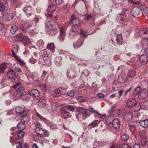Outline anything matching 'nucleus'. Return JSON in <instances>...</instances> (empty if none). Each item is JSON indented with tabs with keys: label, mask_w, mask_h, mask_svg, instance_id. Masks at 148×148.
Wrapping results in <instances>:
<instances>
[{
	"label": "nucleus",
	"mask_w": 148,
	"mask_h": 148,
	"mask_svg": "<svg viewBox=\"0 0 148 148\" xmlns=\"http://www.w3.org/2000/svg\"><path fill=\"white\" fill-rule=\"evenodd\" d=\"M60 35L59 37L60 41L62 42L64 39L65 36L66 34V29L61 27L60 29Z\"/></svg>",
	"instance_id": "11"
},
{
	"label": "nucleus",
	"mask_w": 148,
	"mask_h": 148,
	"mask_svg": "<svg viewBox=\"0 0 148 148\" xmlns=\"http://www.w3.org/2000/svg\"><path fill=\"white\" fill-rule=\"evenodd\" d=\"M36 114L38 118L41 120H42L43 121H45L46 120V118L43 117L42 116L40 115L39 113H36Z\"/></svg>",
	"instance_id": "53"
},
{
	"label": "nucleus",
	"mask_w": 148,
	"mask_h": 148,
	"mask_svg": "<svg viewBox=\"0 0 148 148\" xmlns=\"http://www.w3.org/2000/svg\"><path fill=\"white\" fill-rule=\"evenodd\" d=\"M18 27L16 25H14L11 27L10 31L12 34H14L18 31Z\"/></svg>",
	"instance_id": "28"
},
{
	"label": "nucleus",
	"mask_w": 148,
	"mask_h": 148,
	"mask_svg": "<svg viewBox=\"0 0 148 148\" xmlns=\"http://www.w3.org/2000/svg\"><path fill=\"white\" fill-rule=\"evenodd\" d=\"M86 98L82 97H79L77 98V100L80 102H83L86 100Z\"/></svg>",
	"instance_id": "59"
},
{
	"label": "nucleus",
	"mask_w": 148,
	"mask_h": 148,
	"mask_svg": "<svg viewBox=\"0 0 148 148\" xmlns=\"http://www.w3.org/2000/svg\"><path fill=\"white\" fill-rule=\"evenodd\" d=\"M35 131L37 134L40 135H43L45 134V131L42 128L37 127L35 129Z\"/></svg>",
	"instance_id": "21"
},
{
	"label": "nucleus",
	"mask_w": 148,
	"mask_h": 148,
	"mask_svg": "<svg viewBox=\"0 0 148 148\" xmlns=\"http://www.w3.org/2000/svg\"><path fill=\"white\" fill-rule=\"evenodd\" d=\"M79 113L83 115H84L88 111V109L85 110L84 108L82 107H79L77 108Z\"/></svg>",
	"instance_id": "32"
},
{
	"label": "nucleus",
	"mask_w": 148,
	"mask_h": 148,
	"mask_svg": "<svg viewBox=\"0 0 148 148\" xmlns=\"http://www.w3.org/2000/svg\"><path fill=\"white\" fill-rule=\"evenodd\" d=\"M7 68V64L4 63L0 65V76L2 75Z\"/></svg>",
	"instance_id": "22"
},
{
	"label": "nucleus",
	"mask_w": 148,
	"mask_h": 148,
	"mask_svg": "<svg viewBox=\"0 0 148 148\" xmlns=\"http://www.w3.org/2000/svg\"><path fill=\"white\" fill-rule=\"evenodd\" d=\"M47 48L49 49L52 52H54L55 50V47L53 43H50L47 44Z\"/></svg>",
	"instance_id": "27"
},
{
	"label": "nucleus",
	"mask_w": 148,
	"mask_h": 148,
	"mask_svg": "<svg viewBox=\"0 0 148 148\" xmlns=\"http://www.w3.org/2000/svg\"><path fill=\"white\" fill-rule=\"evenodd\" d=\"M99 123V121L98 120H95L92 123L89 124L90 126H92V127H94L97 126L98 124Z\"/></svg>",
	"instance_id": "42"
},
{
	"label": "nucleus",
	"mask_w": 148,
	"mask_h": 148,
	"mask_svg": "<svg viewBox=\"0 0 148 148\" xmlns=\"http://www.w3.org/2000/svg\"><path fill=\"white\" fill-rule=\"evenodd\" d=\"M7 76L9 78L13 80L16 77L14 71L12 70H10L8 71Z\"/></svg>",
	"instance_id": "18"
},
{
	"label": "nucleus",
	"mask_w": 148,
	"mask_h": 148,
	"mask_svg": "<svg viewBox=\"0 0 148 148\" xmlns=\"http://www.w3.org/2000/svg\"><path fill=\"white\" fill-rule=\"evenodd\" d=\"M75 73L73 69L68 70L66 73V76L69 78L73 79L75 77Z\"/></svg>",
	"instance_id": "17"
},
{
	"label": "nucleus",
	"mask_w": 148,
	"mask_h": 148,
	"mask_svg": "<svg viewBox=\"0 0 148 148\" xmlns=\"http://www.w3.org/2000/svg\"><path fill=\"white\" fill-rule=\"evenodd\" d=\"M141 10L143 11L145 14H148V8L145 5H142L140 6Z\"/></svg>",
	"instance_id": "36"
},
{
	"label": "nucleus",
	"mask_w": 148,
	"mask_h": 148,
	"mask_svg": "<svg viewBox=\"0 0 148 148\" xmlns=\"http://www.w3.org/2000/svg\"><path fill=\"white\" fill-rule=\"evenodd\" d=\"M37 45L41 48L43 47V46L44 45V42L42 40H40L38 41L37 43Z\"/></svg>",
	"instance_id": "41"
},
{
	"label": "nucleus",
	"mask_w": 148,
	"mask_h": 148,
	"mask_svg": "<svg viewBox=\"0 0 148 148\" xmlns=\"http://www.w3.org/2000/svg\"><path fill=\"white\" fill-rule=\"evenodd\" d=\"M41 57H46L47 55V52L46 49H44L41 51Z\"/></svg>",
	"instance_id": "50"
},
{
	"label": "nucleus",
	"mask_w": 148,
	"mask_h": 148,
	"mask_svg": "<svg viewBox=\"0 0 148 148\" xmlns=\"http://www.w3.org/2000/svg\"><path fill=\"white\" fill-rule=\"evenodd\" d=\"M106 122L109 125H112L111 118L108 117L105 119Z\"/></svg>",
	"instance_id": "57"
},
{
	"label": "nucleus",
	"mask_w": 148,
	"mask_h": 148,
	"mask_svg": "<svg viewBox=\"0 0 148 148\" xmlns=\"http://www.w3.org/2000/svg\"><path fill=\"white\" fill-rule=\"evenodd\" d=\"M139 124L141 126L146 128L148 126V119H145L140 121Z\"/></svg>",
	"instance_id": "25"
},
{
	"label": "nucleus",
	"mask_w": 148,
	"mask_h": 148,
	"mask_svg": "<svg viewBox=\"0 0 148 148\" xmlns=\"http://www.w3.org/2000/svg\"><path fill=\"white\" fill-rule=\"evenodd\" d=\"M45 60H46V57H40L39 60V62L42 65H44Z\"/></svg>",
	"instance_id": "45"
},
{
	"label": "nucleus",
	"mask_w": 148,
	"mask_h": 148,
	"mask_svg": "<svg viewBox=\"0 0 148 148\" xmlns=\"http://www.w3.org/2000/svg\"><path fill=\"white\" fill-rule=\"evenodd\" d=\"M27 93L31 96L35 97H39L40 95L39 91L36 89H32L31 91H28Z\"/></svg>",
	"instance_id": "14"
},
{
	"label": "nucleus",
	"mask_w": 148,
	"mask_h": 148,
	"mask_svg": "<svg viewBox=\"0 0 148 148\" xmlns=\"http://www.w3.org/2000/svg\"><path fill=\"white\" fill-rule=\"evenodd\" d=\"M12 87L13 88H17L16 91L14 93V95L16 97H21L22 96L25 94V88L21 85L20 83H16Z\"/></svg>",
	"instance_id": "2"
},
{
	"label": "nucleus",
	"mask_w": 148,
	"mask_h": 148,
	"mask_svg": "<svg viewBox=\"0 0 148 148\" xmlns=\"http://www.w3.org/2000/svg\"><path fill=\"white\" fill-rule=\"evenodd\" d=\"M25 134V133L23 131H21L18 134V137L20 138H21L23 137L24 135Z\"/></svg>",
	"instance_id": "52"
},
{
	"label": "nucleus",
	"mask_w": 148,
	"mask_h": 148,
	"mask_svg": "<svg viewBox=\"0 0 148 148\" xmlns=\"http://www.w3.org/2000/svg\"><path fill=\"white\" fill-rule=\"evenodd\" d=\"M116 40L117 43H119L120 45H122L123 44V39L121 35L120 34L116 36Z\"/></svg>",
	"instance_id": "29"
},
{
	"label": "nucleus",
	"mask_w": 148,
	"mask_h": 148,
	"mask_svg": "<svg viewBox=\"0 0 148 148\" xmlns=\"http://www.w3.org/2000/svg\"><path fill=\"white\" fill-rule=\"evenodd\" d=\"M41 137L38 134H36L34 136V139L35 141H37L41 139Z\"/></svg>",
	"instance_id": "48"
},
{
	"label": "nucleus",
	"mask_w": 148,
	"mask_h": 148,
	"mask_svg": "<svg viewBox=\"0 0 148 148\" xmlns=\"http://www.w3.org/2000/svg\"><path fill=\"white\" fill-rule=\"evenodd\" d=\"M129 138V136L126 134H124L121 136V139L125 141H127Z\"/></svg>",
	"instance_id": "47"
},
{
	"label": "nucleus",
	"mask_w": 148,
	"mask_h": 148,
	"mask_svg": "<svg viewBox=\"0 0 148 148\" xmlns=\"http://www.w3.org/2000/svg\"><path fill=\"white\" fill-rule=\"evenodd\" d=\"M16 138L14 137L11 136L10 139V141L11 143L13 145H14V144L16 142H15L14 140Z\"/></svg>",
	"instance_id": "56"
},
{
	"label": "nucleus",
	"mask_w": 148,
	"mask_h": 148,
	"mask_svg": "<svg viewBox=\"0 0 148 148\" xmlns=\"http://www.w3.org/2000/svg\"><path fill=\"white\" fill-rule=\"evenodd\" d=\"M32 28L33 27L30 29H28L26 31H25V32L29 33L32 36L35 35V31L34 29Z\"/></svg>",
	"instance_id": "38"
},
{
	"label": "nucleus",
	"mask_w": 148,
	"mask_h": 148,
	"mask_svg": "<svg viewBox=\"0 0 148 148\" xmlns=\"http://www.w3.org/2000/svg\"><path fill=\"white\" fill-rule=\"evenodd\" d=\"M16 37L17 38L19 39L20 41H22L23 40V35L21 34L17 35Z\"/></svg>",
	"instance_id": "54"
},
{
	"label": "nucleus",
	"mask_w": 148,
	"mask_h": 148,
	"mask_svg": "<svg viewBox=\"0 0 148 148\" xmlns=\"http://www.w3.org/2000/svg\"><path fill=\"white\" fill-rule=\"evenodd\" d=\"M92 16L90 14H87L85 16L84 19L86 21H88L91 19Z\"/></svg>",
	"instance_id": "61"
},
{
	"label": "nucleus",
	"mask_w": 148,
	"mask_h": 148,
	"mask_svg": "<svg viewBox=\"0 0 148 148\" xmlns=\"http://www.w3.org/2000/svg\"><path fill=\"white\" fill-rule=\"evenodd\" d=\"M141 88L140 87H137L135 88L134 91L133 92V95L135 96L139 95L141 90Z\"/></svg>",
	"instance_id": "33"
},
{
	"label": "nucleus",
	"mask_w": 148,
	"mask_h": 148,
	"mask_svg": "<svg viewBox=\"0 0 148 148\" xmlns=\"http://www.w3.org/2000/svg\"><path fill=\"white\" fill-rule=\"evenodd\" d=\"M44 65H47L48 66H49L51 65V60L48 57H46V60H45Z\"/></svg>",
	"instance_id": "37"
},
{
	"label": "nucleus",
	"mask_w": 148,
	"mask_h": 148,
	"mask_svg": "<svg viewBox=\"0 0 148 148\" xmlns=\"http://www.w3.org/2000/svg\"><path fill=\"white\" fill-rule=\"evenodd\" d=\"M20 26L24 32L26 31L28 29H30L33 26L30 21H26L25 22L21 21L20 23Z\"/></svg>",
	"instance_id": "5"
},
{
	"label": "nucleus",
	"mask_w": 148,
	"mask_h": 148,
	"mask_svg": "<svg viewBox=\"0 0 148 148\" xmlns=\"http://www.w3.org/2000/svg\"><path fill=\"white\" fill-rule=\"evenodd\" d=\"M51 106L52 111H55L57 109V106L55 103H51Z\"/></svg>",
	"instance_id": "51"
},
{
	"label": "nucleus",
	"mask_w": 148,
	"mask_h": 148,
	"mask_svg": "<svg viewBox=\"0 0 148 148\" xmlns=\"http://www.w3.org/2000/svg\"><path fill=\"white\" fill-rule=\"evenodd\" d=\"M71 22L73 25L77 26H80L81 25V22L80 19L78 18H76L74 15L72 16Z\"/></svg>",
	"instance_id": "8"
},
{
	"label": "nucleus",
	"mask_w": 148,
	"mask_h": 148,
	"mask_svg": "<svg viewBox=\"0 0 148 148\" xmlns=\"http://www.w3.org/2000/svg\"><path fill=\"white\" fill-rule=\"evenodd\" d=\"M23 10L25 12L27 17L29 18L34 14L33 9L30 6L26 5L23 8Z\"/></svg>",
	"instance_id": "6"
},
{
	"label": "nucleus",
	"mask_w": 148,
	"mask_h": 148,
	"mask_svg": "<svg viewBox=\"0 0 148 148\" xmlns=\"http://www.w3.org/2000/svg\"><path fill=\"white\" fill-rule=\"evenodd\" d=\"M76 36V34L72 32H71L70 33L69 35V37L71 40H73L75 39Z\"/></svg>",
	"instance_id": "43"
},
{
	"label": "nucleus",
	"mask_w": 148,
	"mask_h": 148,
	"mask_svg": "<svg viewBox=\"0 0 148 148\" xmlns=\"http://www.w3.org/2000/svg\"><path fill=\"white\" fill-rule=\"evenodd\" d=\"M29 77L33 79H36L37 77V73L33 72L30 74Z\"/></svg>",
	"instance_id": "49"
},
{
	"label": "nucleus",
	"mask_w": 148,
	"mask_h": 148,
	"mask_svg": "<svg viewBox=\"0 0 148 148\" xmlns=\"http://www.w3.org/2000/svg\"><path fill=\"white\" fill-rule=\"evenodd\" d=\"M120 125V122L117 118L114 119L112 121V125L115 129L119 128Z\"/></svg>",
	"instance_id": "15"
},
{
	"label": "nucleus",
	"mask_w": 148,
	"mask_h": 148,
	"mask_svg": "<svg viewBox=\"0 0 148 148\" xmlns=\"http://www.w3.org/2000/svg\"><path fill=\"white\" fill-rule=\"evenodd\" d=\"M6 21H10L14 17L12 13H7L5 14Z\"/></svg>",
	"instance_id": "31"
},
{
	"label": "nucleus",
	"mask_w": 148,
	"mask_h": 148,
	"mask_svg": "<svg viewBox=\"0 0 148 148\" xmlns=\"http://www.w3.org/2000/svg\"><path fill=\"white\" fill-rule=\"evenodd\" d=\"M126 79V77L123 75H122L119 76L117 81L119 83L121 84L125 82Z\"/></svg>",
	"instance_id": "30"
},
{
	"label": "nucleus",
	"mask_w": 148,
	"mask_h": 148,
	"mask_svg": "<svg viewBox=\"0 0 148 148\" xmlns=\"http://www.w3.org/2000/svg\"><path fill=\"white\" fill-rule=\"evenodd\" d=\"M25 107L24 106L17 107L15 109L16 113L17 114L22 115L21 118L29 119L27 116L29 112L28 111H25Z\"/></svg>",
	"instance_id": "3"
},
{
	"label": "nucleus",
	"mask_w": 148,
	"mask_h": 148,
	"mask_svg": "<svg viewBox=\"0 0 148 148\" xmlns=\"http://www.w3.org/2000/svg\"><path fill=\"white\" fill-rule=\"evenodd\" d=\"M80 32L81 37H85L86 36L85 35V32L84 31L82 30H81Z\"/></svg>",
	"instance_id": "62"
},
{
	"label": "nucleus",
	"mask_w": 148,
	"mask_h": 148,
	"mask_svg": "<svg viewBox=\"0 0 148 148\" xmlns=\"http://www.w3.org/2000/svg\"><path fill=\"white\" fill-rule=\"evenodd\" d=\"M21 97H22V100L24 101H27L29 99V97L27 95L25 94L22 96Z\"/></svg>",
	"instance_id": "40"
},
{
	"label": "nucleus",
	"mask_w": 148,
	"mask_h": 148,
	"mask_svg": "<svg viewBox=\"0 0 148 148\" xmlns=\"http://www.w3.org/2000/svg\"><path fill=\"white\" fill-rule=\"evenodd\" d=\"M148 94L147 88L142 89L138 96V98L141 99H144L147 97Z\"/></svg>",
	"instance_id": "9"
},
{
	"label": "nucleus",
	"mask_w": 148,
	"mask_h": 148,
	"mask_svg": "<svg viewBox=\"0 0 148 148\" xmlns=\"http://www.w3.org/2000/svg\"><path fill=\"white\" fill-rule=\"evenodd\" d=\"M56 92L60 94L63 95L66 93V90L65 88L63 87H61L56 89Z\"/></svg>",
	"instance_id": "24"
},
{
	"label": "nucleus",
	"mask_w": 148,
	"mask_h": 148,
	"mask_svg": "<svg viewBox=\"0 0 148 148\" xmlns=\"http://www.w3.org/2000/svg\"><path fill=\"white\" fill-rule=\"evenodd\" d=\"M132 113L130 111H126L123 115V119L125 121H128L132 118Z\"/></svg>",
	"instance_id": "10"
},
{
	"label": "nucleus",
	"mask_w": 148,
	"mask_h": 148,
	"mask_svg": "<svg viewBox=\"0 0 148 148\" xmlns=\"http://www.w3.org/2000/svg\"><path fill=\"white\" fill-rule=\"evenodd\" d=\"M66 108L67 109L70 111H72L74 109V107L71 105H68L66 106Z\"/></svg>",
	"instance_id": "60"
},
{
	"label": "nucleus",
	"mask_w": 148,
	"mask_h": 148,
	"mask_svg": "<svg viewBox=\"0 0 148 148\" xmlns=\"http://www.w3.org/2000/svg\"><path fill=\"white\" fill-rule=\"evenodd\" d=\"M136 73L134 71H130L128 73V76L130 77H134Z\"/></svg>",
	"instance_id": "46"
},
{
	"label": "nucleus",
	"mask_w": 148,
	"mask_h": 148,
	"mask_svg": "<svg viewBox=\"0 0 148 148\" xmlns=\"http://www.w3.org/2000/svg\"><path fill=\"white\" fill-rule=\"evenodd\" d=\"M62 58L61 57H56L54 60L55 64L58 66H60L62 63Z\"/></svg>",
	"instance_id": "26"
},
{
	"label": "nucleus",
	"mask_w": 148,
	"mask_h": 148,
	"mask_svg": "<svg viewBox=\"0 0 148 148\" xmlns=\"http://www.w3.org/2000/svg\"><path fill=\"white\" fill-rule=\"evenodd\" d=\"M79 26L73 25L72 27L71 31V32L77 34L79 30Z\"/></svg>",
	"instance_id": "34"
},
{
	"label": "nucleus",
	"mask_w": 148,
	"mask_h": 148,
	"mask_svg": "<svg viewBox=\"0 0 148 148\" xmlns=\"http://www.w3.org/2000/svg\"><path fill=\"white\" fill-rule=\"evenodd\" d=\"M60 114L62 117L64 119L67 118L69 116V113L67 112L63 107H62L61 108Z\"/></svg>",
	"instance_id": "16"
},
{
	"label": "nucleus",
	"mask_w": 148,
	"mask_h": 148,
	"mask_svg": "<svg viewBox=\"0 0 148 148\" xmlns=\"http://www.w3.org/2000/svg\"><path fill=\"white\" fill-rule=\"evenodd\" d=\"M139 59L140 62L143 64H145L148 62V57L146 55H142Z\"/></svg>",
	"instance_id": "20"
},
{
	"label": "nucleus",
	"mask_w": 148,
	"mask_h": 148,
	"mask_svg": "<svg viewBox=\"0 0 148 148\" xmlns=\"http://www.w3.org/2000/svg\"><path fill=\"white\" fill-rule=\"evenodd\" d=\"M37 104L38 106L40 108H44L46 104V102L45 100L42 99H40L37 101Z\"/></svg>",
	"instance_id": "23"
},
{
	"label": "nucleus",
	"mask_w": 148,
	"mask_h": 148,
	"mask_svg": "<svg viewBox=\"0 0 148 148\" xmlns=\"http://www.w3.org/2000/svg\"><path fill=\"white\" fill-rule=\"evenodd\" d=\"M39 18L38 16H36L34 18L33 21L35 23H38L39 22Z\"/></svg>",
	"instance_id": "64"
},
{
	"label": "nucleus",
	"mask_w": 148,
	"mask_h": 148,
	"mask_svg": "<svg viewBox=\"0 0 148 148\" xmlns=\"http://www.w3.org/2000/svg\"><path fill=\"white\" fill-rule=\"evenodd\" d=\"M39 87L40 89L43 90H46L47 89V85L44 84H40L39 86Z\"/></svg>",
	"instance_id": "44"
},
{
	"label": "nucleus",
	"mask_w": 148,
	"mask_h": 148,
	"mask_svg": "<svg viewBox=\"0 0 148 148\" xmlns=\"http://www.w3.org/2000/svg\"><path fill=\"white\" fill-rule=\"evenodd\" d=\"M56 9V7L53 4H52L49 6L47 9V10L50 12H53Z\"/></svg>",
	"instance_id": "39"
},
{
	"label": "nucleus",
	"mask_w": 148,
	"mask_h": 148,
	"mask_svg": "<svg viewBox=\"0 0 148 148\" xmlns=\"http://www.w3.org/2000/svg\"><path fill=\"white\" fill-rule=\"evenodd\" d=\"M127 104L128 107L133 111H138L140 108V104L139 103H137L134 99L130 98L127 102Z\"/></svg>",
	"instance_id": "1"
},
{
	"label": "nucleus",
	"mask_w": 148,
	"mask_h": 148,
	"mask_svg": "<svg viewBox=\"0 0 148 148\" xmlns=\"http://www.w3.org/2000/svg\"><path fill=\"white\" fill-rule=\"evenodd\" d=\"M128 126L130 127V131L131 132L133 133L136 129L135 125L133 123H130L128 124Z\"/></svg>",
	"instance_id": "35"
},
{
	"label": "nucleus",
	"mask_w": 148,
	"mask_h": 148,
	"mask_svg": "<svg viewBox=\"0 0 148 148\" xmlns=\"http://www.w3.org/2000/svg\"><path fill=\"white\" fill-rule=\"evenodd\" d=\"M15 143L16 144V147L17 148H21L22 147V143L18 142L17 143L15 142Z\"/></svg>",
	"instance_id": "63"
},
{
	"label": "nucleus",
	"mask_w": 148,
	"mask_h": 148,
	"mask_svg": "<svg viewBox=\"0 0 148 148\" xmlns=\"http://www.w3.org/2000/svg\"><path fill=\"white\" fill-rule=\"evenodd\" d=\"M84 41L83 39H82V40L80 39L77 42H74L73 44L74 48L75 49H77L81 47L83 44Z\"/></svg>",
	"instance_id": "19"
},
{
	"label": "nucleus",
	"mask_w": 148,
	"mask_h": 148,
	"mask_svg": "<svg viewBox=\"0 0 148 148\" xmlns=\"http://www.w3.org/2000/svg\"><path fill=\"white\" fill-rule=\"evenodd\" d=\"M116 20L121 23H123L127 21L125 16L122 14H119L117 15Z\"/></svg>",
	"instance_id": "13"
},
{
	"label": "nucleus",
	"mask_w": 148,
	"mask_h": 148,
	"mask_svg": "<svg viewBox=\"0 0 148 148\" xmlns=\"http://www.w3.org/2000/svg\"><path fill=\"white\" fill-rule=\"evenodd\" d=\"M26 119L24 118H21V122L17 125L18 129L20 131H22L25 129V120Z\"/></svg>",
	"instance_id": "12"
},
{
	"label": "nucleus",
	"mask_w": 148,
	"mask_h": 148,
	"mask_svg": "<svg viewBox=\"0 0 148 148\" xmlns=\"http://www.w3.org/2000/svg\"><path fill=\"white\" fill-rule=\"evenodd\" d=\"M45 29L48 33L51 35H55L57 32L56 28L49 21L45 26Z\"/></svg>",
	"instance_id": "4"
},
{
	"label": "nucleus",
	"mask_w": 148,
	"mask_h": 148,
	"mask_svg": "<svg viewBox=\"0 0 148 148\" xmlns=\"http://www.w3.org/2000/svg\"><path fill=\"white\" fill-rule=\"evenodd\" d=\"M67 95L71 97H73L74 96V92L73 90H70L67 92Z\"/></svg>",
	"instance_id": "55"
},
{
	"label": "nucleus",
	"mask_w": 148,
	"mask_h": 148,
	"mask_svg": "<svg viewBox=\"0 0 148 148\" xmlns=\"http://www.w3.org/2000/svg\"><path fill=\"white\" fill-rule=\"evenodd\" d=\"M140 8L135 7L132 8L131 11L132 15L135 18H138L142 15Z\"/></svg>",
	"instance_id": "7"
},
{
	"label": "nucleus",
	"mask_w": 148,
	"mask_h": 148,
	"mask_svg": "<svg viewBox=\"0 0 148 148\" xmlns=\"http://www.w3.org/2000/svg\"><path fill=\"white\" fill-rule=\"evenodd\" d=\"M63 0H55V3L58 5H60L63 3Z\"/></svg>",
	"instance_id": "58"
}]
</instances>
